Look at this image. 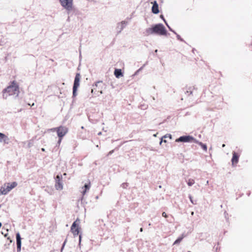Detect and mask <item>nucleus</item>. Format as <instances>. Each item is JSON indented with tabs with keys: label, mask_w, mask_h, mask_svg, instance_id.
Instances as JSON below:
<instances>
[{
	"label": "nucleus",
	"mask_w": 252,
	"mask_h": 252,
	"mask_svg": "<svg viewBox=\"0 0 252 252\" xmlns=\"http://www.w3.org/2000/svg\"><path fill=\"white\" fill-rule=\"evenodd\" d=\"M17 252H20L21 250V243H16Z\"/></svg>",
	"instance_id": "obj_24"
},
{
	"label": "nucleus",
	"mask_w": 252,
	"mask_h": 252,
	"mask_svg": "<svg viewBox=\"0 0 252 252\" xmlns=\"http://www.w3.org/2000/svg\"><path fill=\"white\" fill-rule=\"evenodd\" d=\"M155 53H157V52H158V50H157V49H156V50H155Z\"/></svg>",
	"instance_id": "obj_52"
},
{
	"label": "nucleus",
	"mask_w": 252,
	"mask_h": 252,
	"mask_svg": "<svg viewBox=\"0 0 252 252\" xmlns=\"http://www.w3.org/2000/svg\"><path fill=\"white\" fill-rule=\"evenodd\" d=\"M167 137H169L170 139H172V135L171 134H166V135H165L164 136H163L161 138V140L160 141V144H161L162 142L166 143V140H165V139H163V138H166Z\"/></svg>",
	"instance_id": "obj_19"
},
{
	"label": "nucleus",
	"mask_w": 252,
	"mask_h": 252,
	"mask_svg": "<svg viewBox=\"0 0 252 252\" xmlns=\"http://www.w3.org/2000/svg\"><path fill=\"white\" fill-rule=\"evenodd\" d=\"M154 33L160 35H166L167 32L162 24H157L153 25Z\"/></svg>",
	"instance_id": "obj_2"
},
{
	"label": "nucleus",
	"mask_w": 252,
	"mask_h": 252,
	"mask_svg": "<svg viewBox=\"0 0 252 252\" xmlns=\"http://www.w3.org/2000/svg\"><path fill=\"white\" fill-rule=\"evenodd\" d=\"M193 213H193V212H191V215H193Z\"/></svg>",
	"instance_id": "obj_57"
},
{
	"label": "nucleus",
	"mask_w": 252,
	"mask_h": 252,
	"mask_svg": "<svg viewBox=\"0 0 252 252\" xmlns=\"http://www.w3.org/2000/svg\"><path fill=\"white\" fill-rule=\"evenodd\" d=\"M61 5L68 11L72 9L73 0H59Z\"/></svg>",
	"instance_id": "obj_6"
},
{
	"label": "nucleus",
	"mask_w": 252,
	"mask_h": 252,
	"mask_svg": "<svg viewBox=\"0 0 252 252\" xmlns=\"http://www.w3.org/2000/svg\"><path fill=\"white\" fill-rule=\"evenodd\" d=\"M114 75L117 78H120L123 76V73L121 69H115L114 71Z\"/></svg>",
	"instance_id": "obj_13"
},
{
	"label": "nucleus",
	"mask_w": 252,
	"mask_h": 252,
	"mask_svg": "<svg viewBox=\"0 0 252 252\" xmlns=\"http://www.w3.org/2000/svg\"><path fill=\"white\" fill-rule=\"evenodd\" d=\"M32 145V143L31 141H29L28 144V147L30 148Z\"/></svg>",
	"instance_id": "obj_31"
},
{
	"label": "nucleus",
	"mask_w": 252,
	"mask_h": 252,
	"mask_svg": "<svg viewBox=\"0 0 252 252\" xmlns=\"http://www.w3.org/2000/svg\"><path fill=\"white\" fill-rule=\"evenodd\" d=\"M139 71H140L139 69H138L135 73L134 74H133L134 76H135V75H137L138 73L139 72Z\"/></svg>",
	"instance_id": "obj_35"
},
{
	"label": "nucleus",
	"mask_w": 252,
	"mask_h": 252,
	"mask_svg": "<svg viewBox=\"0 0 252 252\" xmlns=\"http://www.w3.org/2000/svg\"><path fill=\"white\" fill-rule=\"evenodd\" d=\"M144 33L146 35H149L150 34H153L154 33V31L153 30V26L151 28H147L145 30V31L144 32Z\"/></svg>",
	"instance_id": "obj_15"
},
{
	"label": "nucleus",
	"mask_w": 252,
	"mask_h": 252,
	"mask_svg": "<svg viewBox=\"0 0 252 252\" xmlns=\"http://www.w3.org/2000/svg\"><path fill=\"white\" fill-rule=\"evenodd\" d=\"M8 239L9 240V243L8 244V245H9L11 243H12V240L10 239L9 238H8Z\"/></svg>",
	"instance_id": "obj_40"
},
{
	"label": "nucleus",
	"mask_w": 252,
	"mask_h": 252,
	"mask_svg": "<svg viewBox=\"0 0 252 252\" xmlns=\"http://www.w3.org/2000/svg\"><path fill=\"white\" fill-rule=\"evenodd\" d=\"M184 89L186 90L185 94H192V89L190 87L189 88H186Z\"/></svg>",
	"instance_id": "obj_22"
},
{
	"label": "nucleus",
	"mask_w": 252,
	"mask_h": 252,
	"mask_svg": "<svg viewBox=\"0 0 252 252\" xmlns=\"http://www.w3.org/2000/svg\"><path fill=\"white\" fill-rule=\"evenodd\" d=\"M66 242H67V239H66L64 240V242H63V245H62V248H61V252H63V249H64V246H65V244H66Z\"/></svg>",
	"instance_id": "obj_26"
},
{
	"label": "nucleus",
	"mask_w": 252,
	"mask_h": 252,
	"mask_svg": "<svg viewBox=\"0 0 252 252\" xmlns=\"http://www.w3.org/2000/svg\"><path fill=\"white\" fill-rule=\"evenodd\" d=\"M102 83V81H97L95 82V84L94 85H93V87L95 86L96 87H97L98 86V85L99 84H101Z\"/></svg>",
	"instance_id": "obj_27"
},
{
	"label": "nucleus",
	"mask_w": 252,
	"mask_h": 252,
	"mask_svg": "<svg viewBox=\"0 0 252 252\" xmlns=\"http://www.w3.org/2000/svg\"><path fill=\"white\" fill-rule=\"evenodd\" d=\"M177 142H198V141L190 135L181 136L176 140Z\"/></svg>",
	"instance_id": "obj_4"
},
{
	"label": "nucleus",
	"mask_w": 252,
	"mask_h": 252,
	"mask_svg": "<svg viewBox=\"0 0 252 252\" xmlns=\"http://www.w3.org/2000/svg\"><path fill=\"white\" fill-rule=\"evenodd\" d=\"M176 36L178 40H180L181 41H184V39L181 38L180 35L177 34Z\"/></svg>",
	"instance_id": "obj_29"
},
{
	"label": "nucleus",
	"mask_w": 252,
	"mask_h": 252,
	"mask_svg": "<svg viewBox=\"0 0 252 252\" xmlns=\"http://www.w3.org/2000/svg\"><path fill=\"white\" fill-rule=\"evenodd\" d=\"M19 93L18 86L15 85H10L3 90V98L6 99L8 96H13L14 97H16L18 96Z\"/></svg>",
	"instance_id": "obj_1"
},
{
	"label": "nucleus",
	"mask_w": 252,
	"mask_h": 252,
	"mask_svg": "<svg viewBox=\"0 0 252 252\" xmlns=\"http://www.w3.org/2000/svg\"><path fill=\"white\" fill-rule=\"evenodd\" d=\"M34 105V103H33V104H32V106H33Z\"/></svg>",
	"instance_id": "obj_58"
},
{
	"label": "nucleus",
	"mask_w": 252,
	"mask_h": 252,
	"mask_svg": "<svg viewBox=\"0 0 252 252\" xmlns=\"http://www.w3.org/2000/svg\"><path fill=\"white\" fill-rule=\"evenodd\" d=\"M146 65V64H144L142 66H141L139 69H138L140 71L142 70L143 69V68H144V67L145 66V65Z\"/></svg>",
	"instance_id": "obj_39"
},
{
	"label": "nucleus",
	"mask_w": 252,
	"mask_h": 252,
	"mask_svg": "<svg viewBox=\"0 0 252 252\" xmlns=\"http://www.w3.org/2000/svg\"><path fill=\"white\" fill-rule=\"evenodd\" d=\"M188 252H190V251H188Z\"/></svg>",
	"instance_id": "obj_59"
},
{
	"label": "nucleus",
	"mask_w": 252,
	"mask_h": 252,
	"mask_svg": "<svg viewBox=\"0 0 252 252\" xmlns=\"http://www.w3.org/2000/svg\"><path fill=\"white\" fill-rule=\"evenodd\" d=\"M160 18H161L163 20V21L164 22H165V21H166L165 20V19H164V16L162 15H160Z\"/></svg>",
	"instance_id": "obj_36"
},
{
	"label": "nucleus",
	"mask_w": 252,
	"mask_h": 252,
	"mask_svg": "<svg viewBox=\"0 0 252 252\" xmlns=\"http://www.w3.org/2000/svg\"><path fill=\"white\" fill-rule=\"evenodd\" d=\"M52 131H56L59 137L63 138L68 132V128L63 126H60L51 129Z\"/></svg>",
	"instance_id": "obj_3"
},
{
	"label": "nucleus",
	"mask_w": 252,
	"mask_h": 252,
	"mask_svg": "<svg viewBox=\"0 0 252 252\" xmlns=\"http://www.w3.org/2000/svg\"><path fill=\"white\" fill-rule=\"evenodd\" d=\"M91 93H94V89H92Z\"/></svg>",
	"instance_id": "obj_48"
},
{
	"label": "nucleus",
	"mask_w": 252,
	"mask_h": 252,
	"mask_svg": "<svg viewBox=\"0 0 252 252\" xmlns=\"http://www.w3.org/2000/svg\"><path fill=\"white\" fill-rule=\"evenodd\" d=\"M189 200H190V202L193 204H196V200H193V199H192V196L190 195H189Z\"/></svg>",
	"instance_id": "obj_25"
},
{
	"label": "nucleus",
	"mask_w": 252,
	"mask_h": 252,
	"mask_svg": "<svg viewBox=\"0 0 252 252\" xmlns=\"http://www.w3.org/2000/svg\"><path fill=\"white\" fill-rule=\"evenodd\" d=\"M18 184L16 182H13L12 183H8L6 186L8 192L12 190L13 189L15 188L17 186Z\"/></svg>",
	"instance_id": "obj_12"
},
{
	"label": "nucleus",
	"mask_w": 252,
	"mask_h": 252,
	"mask_svg": "<svg viewBox=\"0 0 252 252\" xmlns=\"http://www.w3.org/2000/svg\"><path fill=\"white\" fill-rule=\"evenodd\" d=\"M9 142L8 137L4 134L0 132V142H4L5 144H8Z\"/></svg>",
	"instance_id": "obj_11"
},
{
	"label": "nucleus",
	"mask_w": 252,
	"mask_h": 252,
	"mask_svg": "<svg viewBox=\"0 0 252 252\" xmlns=\"http://www.w3.org/2000/svg\"><path fill=\"white\" fill-rule=\"evenodd\" d=\"M209 184V181H207V182H206V184L208 185Z\"/></svg>",
	"instance_id": "obj_51"
},
{
	"label": "nucleus",
	"mask_w": 252,
	"mask_h": 252,
	"mask_svg": "<svg viewBox=\"0 0 252 252\" xmlns=\"http://www.w3.org/2000/svg\"><path fill=\"white\" fill-rule=\"evenodd\" d=\"M45 190H46V191H48H48L47 190V189H45ZM49 192H50V190H49Z\"/></svg>",
	"instance_id": "obj_54"
},
{
	"label": "nucleus",
	"mask_w": 252,
	"mask_h": 252,
	"mask_svg": "<svg viewBox=\"0 0 252 252\" xmlns=\"http://www.w3.org/2000/svg\"><path fill=\"white\" fill-rule=\"evenodd\" d=\"M140 231L141 232H142L143 231V228H141L140 229Z\"/></svg>",
	"instance_id": "obj_44"
},
{
	"label": "nucleus",
	"mask_w": 252,
	"mask_h": 252,
	"mask_svg": "<svg viewBox=\"0 0 252 252\" xmlns=\"http://www.w3.org/2000/svg\"><path fill=\"white\" fill-rule=\"evenodd\" d=\"M59 139L58 141V144H60L62 141V138H61V137H59Z\"/></svg>",
	"instance_id": "obj_37"
},
{
	"label": "nucleus",
	"mask_w": 252,
	"mask_h": 252,
	"mask_svg": "<svg viewBox=\"0 0 252 252\" xmlns=\"http://www.w3.org/2000/svg\"><path fill=\"white\" fill-rule=\"evenodd\" d=\"M172 32H173L174 33H175V34H177V33L174 31L173 30V31H171Z\"/></svg>",
	"instance_id": "obj_42"
},
{
	"label": "nucleus",
	"mask_w": 252,
	"mask_h": 252,
	"mask_svg": "<svg viewBox=\"0 0 252 252\" xmlns=\"http://www.w3.org/2000/svg\"><path fill=\"white\" fill-rule=\"evenodd\" d=\"M76 226H77V224L76 223V221H74L72 223V224L71 226V231L73 233L74 237L78 235L79 233V229H78V228H76Z\"/></svg>",
	"instance_id": "obj_9"
},
{
	"label": "nucleus",
	"mask_w": 252,
	"mask_h": 252,
	"mask_svg": "<svg viewBox=\"0 0 252 252\" xmlns=\"http://www.w3.org/2000/svg\"><path fill=\"white\" fill-rule=\"evenodd\" d=\"M0 190H1V193H2L3 195H5L8 193L5 184L3 186H2L0 188Z\"/></svg>",
	"instance_id": "obj_16"
},
{
	"label": "nucleus",
	"mask_w": 252,
	"mask_h": 252,
	"mask_svg": "<svg viewBox=\"0 0 252 252\" xmlns=\"http://www.w3.org/2000/svg\"><path fill=\"white\" fill-rule=\"evenodd\" d=\"M153 3V6L152 7V12L154 14H158L159 13L158 9V5L157 2V1L155 0L152 2Z\"/></svg>",
	"instance_id": "obj_10"
},
{
	"label": "nucleus",
	"mask_w": 252,
	"mask_h": 252,
	"mask_svg": "<svg viewBox=\"0 0 252 252\" xmlns=\"http://www.w3.org/2000/svg\"><path fill=\"white\" fill-rule=\"evenodd\" d=\"M81 238H82L81 235L80 234L79 235V245L81 244Z\"/></svg>",
	"instance_id": "obj_33"
},
{
	"label": "nucleus",
	"mask_w": 252,
	"mask_h": 252,
	"mask_svg": "<svg viewBox=\"0 0 252 252\" xmlns=\"http://www.w3.org/2000/svg\"><path fill=\"white\" fill-rule=\"evenodd\" d=\"M55 188L57 190H62L63 189V185L62 182V175H58L55 178Z\"/></svg>",
	"instance_id": "obj_7"
},
{
	"label": "nucleus",
	"mask_w": 252,
	"mask_h": 252,
	"mask_svg": "<svg viewBox=\"0 0 252 252\" xmlns=\"http://www.w3.org/2000/svg\"><path fill=\"white\" fill-rule=\"evenodd\" d=\"M162 216L163 217H164V218H167V215H166V214L165 212H163L162 213Z\"/></svg>",
	"instance_id": "obj_32"
},
{
	"label": "nucleus",
	"mask_w": 252,
	"mask_h": 252,
	"mask_svg": "<svg viewBox=\"0 0 252 252\" xmlns=\"http://www.w3.org/2000/svg\"><path fill=\"white\" fill-rule=\"evenodd\" d=\"M114 152V150L110 151L107 154V156L111 155Z\"/></svg>",
	"instance_id": "obj_34"
},
{
	"label": "nucleus",
	"mask_w": 252,
	"mask_h": 252,
	"mask_svg": "<svg viewBox=\"0 0 252 252\" xmlns=\"http://www.w3.org/2000/svg\"><path fill=\"white\" fill-rule=\"evenodd\" d=\"M7 235H8V233H6L4 234V236L5 237H7Z\"/></svg>",
	"instance_id": "obj_41"
},
{
	"label": "nucleus",
	"mask_w": 252,
	"mask_h": 252,
	"mask_svg": "<svg viewBox=\"0 0 252 252\" xmlns=\"http://www.w3.org/2000/svg\"><path fill=\"white\" fill-rule=\"evenodd\" d=\"M194 183H195V182L193 179H189V180L188 182H187V184L189 186H191L192 185H193L194 184Z\"/></svg>",
	"instance_id": "obj_23"
},
{
	"label": "nucleus",
	"mask_w": 252,
	"mask_h": 252,
	"mask_svg": "<svg viewBox=\"0 0 252 252\" xmlns=\"http://www.w3.org/2000/svg\"><path fill=\"white\" fill-rule=\"evenodd\" d=\"M16 243H21V238L19 232L16 234Z\"/></svg>",
	"instance_id": "obj_21"
},
{
	"label": "nucleus",
	"mask_w": 252,
	"mask_h": 252,
	"mask_svg": "<svg viewBox=\"0 0 252 252\" xmlns=\"http://www.w3.org/2000/svg\"><path fill=\"white\" fill-rule=\"evenodd\" d=\"M165 25H166V26L168 27V28L169 29V30L170 31H173V30L171 28V27L168 25V23H167L166 21H165Z\"/></svg>",
	"instance_id": "obj_30"
},
{
	"label": "nucleus",
	"mask_w": 252,
	"mask_h": 252,
	"mask_svg": "<svg viewBox=\"0 0 252 252\" xmlns=\"http://www.w3.org/2000/svg\"><path fill=\"white\" fill-rule=\"evenodd\" d=\"M121 186L124 189H126L128 186V184L126 183H124L122 184Z\"/></svg>",
	"instance_id": "obj_28"
},
{
	"label": "nucleus",
	"mask_w": 252,
	"mask_h": 252,
	"mask_svg": "<svg viewBox=\"0 0 252 252\" xmlns=\"http://www.w3.org/2000/svg\"><path fill=\"white\" fill-rule=\"evenodd\" d=\"M79 53H80V56H80V57H81V50H79Z\"/></svg>",
	"instance_id": "obj_43"
},
{
	"label": "nucleus",
	"mask_w": 252,
	"mask_h": 252,
	"mask_svg": "<svg viewBox=\"0 0 252 252\" xmlns=\"http://www.w3.org/2000/svg\"><path fill=\"white\" fill-rule=\"evenodd\" d=\"M84 189L82 191L83 195H84L87 190H89L90 188V184H85L84 186Z\"/></svg>",
	"instance_id": "obj_17"
},
{
	"label": "nucleus",
	"mask_w": 252,
	"mask_h": 252,
	"mask_svg": "<svg viewBox=\"0 0 252 252\" xmlns=\"http://www.w3.org/2000/svg\"><path fill=\"white\" fill-rule=\"evenodd\" d=\"M184 237H185V235H184V234H183L181 236L178 237L175 240V241L173 243V245H177V244H179L182 241V240L184 238Z\"/></svg>",
	"instance_id": "obj_18"
},
{
	"label": "nucleus",
	"mask_w": 252,
	"mask_h": 252,
	"mask_svg": "<svg viewBox=\"0 0 252 252\" xmlns=\"http://www.w3.org/2000/svg\"><path fill=\"white\" fill-rule=\"evenodd\" d=\"M48 193H49L50 194H52V191H51V192H48Z\"/></svg>",
	"instance_id": "obj_47"
},
{
	"label": "nucleus",
	"mask_w": 252,
	"mask_h": 252,
	"mask_svg": "<svg viewBox=\"0 0 252 252\" xmlns=\"http://www.w3.org/2000/svg\"><path fill=\"white\" fill-rule=\"evenodd\" d=\"M41 150H42V151H45V149L44 148H42Z\"/></svg>",
	"instance_id": "obj_46"
},
{
	"label": "nucleus",
	"mask_w": 252,
	"mask_h": 252,
	"mask_svg": "<svg viewBox=\"0 0 252 252\" xmlns=\"http://www.w3.org/2000/svg\"><path fill=\"white\" fill-rule=\"evenodd\" d=\"M127 24L128 22L126 21H123L121 22L118 23L116 27L117 34L120 33Z\"/></svg>",
	"instance_id": "obj_8"
},
{
	"label": "nucleus",
	"mask_w": 252,
	"mask_h": 252,
	"mask_svg": "<svg viewBox=\"0 0 252 252\" xmlns=\"http://www.w3.org/2000/svg\"><path fill=\"white\" fill-rule=\"evenodd\" d=\"M1 194H2V193H1V190H0V195H1Z\"/></svg>",
	"instance_id": "obj_56"
},
{
	"label": "nucleus",
	"mask_w": 252,
	"mask_h": 252,
	"mask_svg": "<svg viewBox=\"0 0 252 252\" xmlns=\"http://www.w3.org/2000/svg\"><path fill=\"white\" fill-rule=\"evenodd\" d=\"M81 78V75L80 73H77L76 74L73 86V96L75 97L77 95V89L80 85V80Z\"/></svg>",
	"instance_id": "obj_5"
},
{
	"label": "nucleus",
	"mask_w": 252,
	"mask_h": 252,
	"mask_svg": "<svg viewBox=\"0 0 252 252\" xmlns=\"http://www.w3.org/2000/svg\"><path fill=\"white\" fill-rule=\"evenodd\" d=\"M239 160V156L235 152H233L232 158L231 159L232 163H237Z\"/></svg>",
	"instance_id": "obj_14"
},
{
	"label": "nucleus",
	"mask_w": 252,
	"mask_h": 252,
	"mask_svg": "<svg viewBox=\"0 0 252 252\" xmlns=\"http://www.w3.org/2000/svg\"><path fill=\"white\" fill-rule=\"evenodd\" d=\"M152 98H153V100H155V97L153 96V97H152Z\"/></svg>",
	"instance_id": "obj_49"
},
{
	"label": "nucleus",
	"mask_w": 252,
	"mask_h": 252,
	"mask_svg": "<svg viewBox=\"0 0 252 252\" xmlns=\"http://www.w3.org/2000/svg\"><path fill=\"white\" fill-rule=\"evenodd\" d=\"M146 65V64H144L142 66H141L139 69H138L140 71L142 70L143 69V68H144V67L145 66V65Z\"/></svg>",
	"instance_id": "obj_38"
},
{
	"label": "nucleus",
	"mask_w": 252,
	"mask_h": 252,
	"mask_svg": "<svg viewBox=\"0 0 252 252\" xmlns=\"http://www.w3.org/2000/svg\"><path fill=\"white\" fill-rule=\"evenodd\" d=\"M195 143H197V144H199L201 147V148L203 149V150H204L205 151H207V147L206 144H203L201 142H199L198 141V142H195Z\"/></svg>",
	"instance_id": "obj_20"
},
{
	"label": "nucleus",
	"mask_w": 252,
	"mask_h": 252,
	"mask_svg": "<svg viewBox=\"0 0 252 252\" xmlns=\"http://www.w3.org/2000/svg\"><path fill=\"white\" fill-rule=\"evenodd\" d=\"M222 147H225V144H222Z\"/></svg>",
	"instance_id": "obj_53"
},
{
	"label": "nucleus",
	"mask_w": 252,
	"mask_h": 252,
	"mask_svg": "<svg viewBox=\"0 0 252 252\" xmlns=\"http://www.w3.org/2000/svg\"><path fill=\"white\" fill-rule=\"evenodd\" d=\"M1 225H2V224H1V223L0 222V227H1Z\"/></svg>",
	"instance_id": "obj_55"
},
{
	"label": "nucleus",
	"mask_w": 252,
	"mask_h": 252,
	"mask_svg": "<svg viewBox=\"0 0 252 252\" xmlns=\"http://www.w3.org/2000/svg\"><path fill=\"white\" fill-rule=\"evenodd\" d=\"M98 135H101V132H99L98 133Z\"/></svg>",
	"instance_id": "obj_45"
},
{
	"label": "nucleus",
	"mask_w": 252,
	"mask_h": 252,
	"mask_svg": "<svg viewBox=\"0 0 252 252\" xmlns=\"http://www.w3.org/2000/svg\"><path fill=\"white\" fill-rule=\"evenodd\" d=\"M100 93L102 94L103 93L102 91H100Z\"/></svg>",
	"instance_id": "obj_50"
}]
</instances>
